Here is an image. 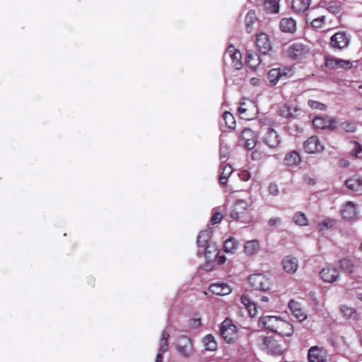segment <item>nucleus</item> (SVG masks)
I'll list each match as a JSON object with an SVG mask.
<instances>
[{
  "label": "nucleus",
  "instance_id": "1",
  "mask_svg": "<svg viewBox=\"0 0 362 362\" xmlns=\"http://www.w3.org/2000/svg\"><path fill=\"white\" fill-rule=\"evenodd\" d=\"M245 338L243 327H238L228 318V344H233L240 351V342Z\"/></svg>",
  "mask_w": 362,
  "mask_h": 362
},
{
  "label": "nucleus",
  "instance_id": "2",
  "mask_svg": "<svg viewBox=\"0 0 362 362\" xmlns=\"http://www.w3.org/2000/svg\"><path fill=\"white\" fill-rule=\"evenodd\" d=\"M287 53L290 58L294 60H300L309 54L310 48L304 44L294 42L288 47Z\"/></svg>",
  "mask_w": 362,
  "mask_h": 362
},
{
  "label": "nucleus",
  "instance_id": "3",
  "mask_svg": "<svg viewBox=\"0 0 362 362\" xmlns=\"http://www.w3.org/2000/svg\"><path fill=\"white\" fill-rule=\"evenodd\" d=\"M262 348L268 354L272 355H281L284 351V347L275 339L269 337H260Z\"/></svg>",
  "mask_w": 362,
  "mask_h": 362
},
{
  "label": "nucleus",
  "instance_id": "4",
  "mask_svg": "<svg viewBox=\"0 0 362 362\" xmlns=\"http://www.w3.org/2000/svg\"><path fill=\"white\" fill-rule=\"evenodd\" d=\"M257 144V136L255 132L250 129H245L242 131L238 140V145L246 149H252Z\"/></svg>",
  "mask_w": 362,
  "mask_h": 362
},
{
  "label": "nucleus",
  "instance_id": "5",
  "mask_svg": "<svg viewBox=\"0 0 362 362\" xmlns=\"http://www.w3.org/2000/svg\"><path fill=\"white\" fill-rule=\"evenodd\" d=\"M350 42V37L345 32H338L330 38L329 45L332 49L341 50L346 48Z\"/></svg>",
  "mask_w": 362,
  "mask_h": 362
},
{
  "label": "nucleus",
  "instance_id": "6",
  "mask_svg": "<svg viewBox=\"0 0 362 362\" xmlns=\"http://www.w3.org/2000/svg\"><path fill=\"white\" fill-rule=\"evenodd\" d=\"M362 262L360 259H353L347 257L339 261L341 270L349 274L357 272Z\"/></svg>",
  "mask_w": 362,
  "mask_h": 362
},
{
  "label": "nucleus",
  "instance_id": "7",
  "mask_svg": "<svg viewBox=\"0 0 362 362\" xmlns=\"http://www.w3.org/2000/svg\"><path fill=\"white\" fill-rule=\"evenodd\" d=\"M279 112L281 117L289 119H293L300 115L301 110L296 103H286L281 106Z\"/></svg>",
  "mask_w": 362,
  "mask_h": 362
},
{
  "label": "nucleus",
  "instance_id": "8",
  "mask_svg": "<svg viewBox=\"0 0 362 362\" xmlns=\"http://www.w3.org/2000/svg\"><path fill=\"white\" fill-rule=\"evenodd\" d=\"M247 281L251 287L255 290L267 291L269 289V279L263 274H255L250 275Z\"/></svg>",
  "mask_w": 362,
  "mask_h": 362
},
{
  "label": "nucleus",
  "instance_id": "9",
  "mask_svg": "<svg viewBox=\"0 0 362 362\" xmlns=\"http://www.w3.org/2000/svg\"><path fill=\"white\" fill-rule=\"evenodd\" d=\"M325 66L330 69H338L342 68L344 69H351L353 66L352 62L334 57H327L325 59Z\"/></svg>",
  "mask_w": 362,
  "mask_h": 362
},
{
  "label": "nucleus",
  "instance_id": "10",
  "mask_svg": "<svg viewBox=\"0 0 362 362\" xmlns=\"http://www.w3.org/2000/svg\"><path fill=\"white\" fill-rule=\"evenodd\" d=\"M177 349L182 356L189 357L192 351L191 339L185 335L180 337L177 341Z\"/></svg>",
  "mask_w": 362,
  "mask_h": 362
},
{
  "label": "nucleus",
  "instance_id": "11",
  "mask_svg": "<svg viewBox=\"0 0 362 362\" xmlns=\"http://www.w3.org/2000/svg\"><path fill=\"white\" fill-rule=\"evenodd\" d=\"M304 148L308 153H317L323 151L324 146L320 141L319 138L316 136L309 137L304 142Z\"/></svg>",
  "mask_w": 362,
  "mask_h": 362
},
{
  "label": "nucleus",
  "instance_id": "12",
  "mask_svg": "<svg viewBox=\"0 0 362 362\" xmlns=\"http://www.w3.org/2000/svg\"><path fill=\"white\" fill-rule=\"evenodd\" d=\"M262 139L264 143L272 148L278 147L281 143L279 135L273 128L271 127L267 128Z\"/></svg>",
  "mask_w": 362,
  "mask_h": 362
},
{
  "label": "nucleus",
  "instance_id": "13",
  "mask_svg": "<svg viewBox=\"0 0 362 362\" xmlns=\"http://www.w3.org/2000/svg\"><path fill=\"white\" fill-rule=\"evenodd\" d=\"M228 54L231 59L230 69L233 70L241 69L243 66L241 52L235 49L232 45H230L228 46Z\"/></svg>",
  "mask_w": 362,
  "mask_h": 362
},
{
  "label": "nucleus",
  "instance_id": "14",
  "mask_svg": "<svg viewBox=\"0 0 362 362\" xmlns=\"http://www.w3.org/2000/svg\"><path fill=\"white\" fill-rule=\"evenodd\" d=\"M313 124L316 129L333 130L336 128V121L328 117H316L313 120Z\"/></svg>",
  "mask_w": 362,
  "mask_h": 362
},
{
  "label": "nucleus",
  "instance_id": "15",
  "mask_svg": "<svg viewBox=\"0 0 362 362\" xmlns=\"http://www.w3.org/2000/svg\"><path fill=\"white\" fill-rule=\"evenodd\" d=\"M249 204L243 199L237 200L232 209L230 216L234 219L243 217L249 209Z\"/></svg>",
  "mask_w": 362,
  "mask_h": 362
},
{
  "label": "nucleus",
  "instance_id": "16",
  "mask_svg": "<svg viewBox=\"0 0 362 362\" xmlns=\"http://www.w3.org/2000/svg\"><path fill=\"white\" fill-rule=\"evenodd\" d=\"M256 46L262 54H267L272 49V45L268 35L264 33L257 34L256 36Z\"/></svg>",
  "mask_w": 362,
  "mask_h": 362
},
{
  "label": "nucleus",
  "instance_id": "17",
  "mask_svg": "<svg viewBox=\"0 0 362 362\" xmlns=\"http://www.w3.org/2000/svg\"><path fill=\"white\" fill-rule=\"evenodd\" d=\"M281 317L277 316L266 315L259 318V327L265 328L270 332H274Z\"/></svg>",
  "mask_w": 362,
  "mask_h": 362
},
{
  "label": "nucleus",
  "instance_id": "18",
  "mask_svg": "<svg viewBox=\"0 0 362 362\" xmlns=\"http://www.w3.org/2000/svg\"><path fill=\"white\" fill-rule=\"evenodd\" d=\"M309 362H327L325 352L317 346H312L308 350Z\"/></svg>",
  "mask_w": 362,
  "mask_h": 362
},
{
  "label": "nucleus",
  "instance_id": "19",
  "mask_svg": "<svg viewBox=\"0 0 362 362\" xmlns=\"http://www.w3.org/2000/svg\"><path fill=\"white\" fill-rule=\"evenodd\" d=\"M205 258L209 262L216 261L218 265H221L226 262L225 256H219L218 252L214 246L206 247V248H205Z\"/></svg>",
  "mask_w": 362,
  "mask_h": 362
},
{
  "label": "nucleus",
  "instance_id": "20",
  "mask_svg": "<svg viewBox=\"0 0 362 362\" xmlns=\"http://www.w3.org/2000/svg\"><path fill=\"white\" fill-rule=\"evenodd\" d=\"M274 332L281 336L290 337L293 333V327L290 322L281 318Z\"/></svg>",
  "mask_w": 362,
  "mask_h": 362
},
{
  "label": "nucleus",
  "instance_id": "21",
  "mask_svg": "<svg viewBox=\"0 0 362 362\" xmlns=\"http://www.w3.org/2000/svg\"><path fill=\"white\" fill-rule=\"evenodd\" d=\"M288 308L294 317L300 322H302L307 318L306 313L304 312L300 303L294 300H291L288 303Z\"/></svg>",
  "mask_w": 362,
  "mask_h": 362
},
{
  "label": "nucleus",
  "instance_id": "22",
  "mask_svg": "<svg viewBox=\"0 0 362 362\" xmlns=\"http://www.w3.org/2000/svg\"><path fill=\"white\" fill-rule=\"evenodd\" d=\"M287 73L281 69H272L268 72V79L271 86H275L280 80H286Z\"/></svg>",
  "mask_w": 362,
  "mask_h": 362
},
{
  "label": "nucleus",
  "instance_id": "23",
  "mask_svg": "<svg viewBox=\"0 0 362 362\" xmlns=\"http://www.w3.org/2000/svg\"><path fill=\"white\" fill-rule=\"evenodd\" d=\"M320 276L325 282L332 283L338 279L339 274L337 269L334 268L327 267L321 270Z\"/></svg>",
  "mask_w": 362,
  "mask_h": 362
},
{
  "label": "nucleus",
  "instance_id": "24",
  "mask_svg": "<svg viewBox=\"0 0 362 362\" xmlns=\"http://www.w3.org/2000/svg\"><path fill=\"white\" fill-rule=\"evenodd\" d=\"M344 219L352 221L356 218L357 211L355 204L352 202H348L341 210Z\"/></svg>",
  "mask_w": 362,
  "mask_h": 362
},
{
  "label": "nucleus",
  "instance_id": "25",
  "mask_svg": "<svg viewBox=\"0 0 362 362\" xmlns=\"http://www.w3.org/2000/svg\"><path fill=\"white\" fill-rule=\"evenodd\" d=\"M284 271L288 274H294L298 267V262L296 257L287 256L282 260Z\"/></svg>",
  "mask_w": 362,
  "mask_h": 362
},
{
  "label": "nucleus",
  "instance_id": "26",
  "mask_svg": "<svg viewBox=\"0 0 362 362\" xmlns=\"http://www.w3.org/2000/svg\"><path fill=\"white\" fill-rule=\"evenodd\" d=\"M280 29L284 33H293L296 30V21L293 18H284L280 21Z\"/></svg>",
  "mask_w": 362,
  "mask_h": 362
},
{
  "label": "nucleus",
  "instance_id": "27",
  "mask_svg": "<svg viewBox=\"0 0 362 362\" xmlns=\"http://www.w3.org/2000/svg\"><path fill=\"white\" fill-rule=\"evenodd\" d=\"M346 187L358 194H362V177L354 176L346 180Z\"/></svg>",
  "mask_w": 362,
  "mask_h": 362
},
{
  "label": "nucleus",
  "instance_id": "28",
  "mask_svg": "<svg viewBox=\"0 0 362 362\" xmlns=\"http://www.w3.org/2000/svg\"><path fill=\"white\" fill-rule=\"evenodd\" d=\"M211 233L212 231L210 229H205L200 231L197 239L198 246L205 248H206V247H211V245H209V242L211 239Z\"/></svg>",
  "mask_w": 362,
  "mask_h": 362
},
{
  "label": "nucleus",
  "instance_id": "29",
  "mask_svg": "<svg viewBox=\"0 0 362 362\" xmlns=\"http://www.w3.org/2000/svg\"><path fill=\"white\" fill-rule=\"evenodd\" d=\"M340 312L345 319L356 320L358 318V314L356 310L354 308L349 307L346 305H340Z\"/></svg>",
  "mask_w": 362,
  "mask_h": 362
},
{
  "label": "nucleus",
  "instance_id": "30",
  "mask_svg": "<svg viewBox=\"0 0 362 362\" xmlns=\"http://www.w3.org/2000/svg\"><path fill=\"white\" fill-rule=\"evenodd\" d=\"M301 161L300 156L296 151H291L287 153L284 158V163L288 166H295Z\"/></svg>",
  "mask_w": 362,
  "mask_h": 362
},
{
  "label": "nucleus",
  "instance_id": "31",
  "mask_svg": "<svg viewBox=\"0 0 362 362\" xmlns=\"http://www.w3.org/2000/svg\"><path fill=\"white\" fill-rule=\"evenodd\" d=\"M310 2L311 0H292V9L296 13H303L308 9Z\"/></svg>",
  "mask_w": 362,
  "mask_h": 362
},
{
  "label": "nucleus",
  "instance_id": "32",
  "mask_svg": "<svg viewBox=\"0 0 362 362\" xmlns=\"http://www.w3.org/2000/svg\"><path fill=\"white\" fill-rule=\"evenodd\" d=\"M260 63L261 59L257 53H253L250 51L247 52L246 64L250 68L256 69Z\"/></svg>",
  "mask_w": 362,
  "mask_h": 362
},
{
  "label": "nucleus",
  "instance_id": "33",
  "mask_svg": "<svg viewBox=\"0 0 362 362\" xmlns=\"http://www.w3.org/2000/svg\"><path fill=\"white\" fill-rule=\"evenodd\" d=\"M280 0H264V8L269 13H277L279 11Z\"/></svg>",
  "mask_w": 362,
  "mask_h": 362
},
{
  "label": "nucleus",
  "instance_id": "34",
  "mask_svg": "<svg viewBox=\"0 0 362 362\" xmlns=\"http://www.w3.org/2000/svg\"><path fill=\"white\" fill-rule=\"evenodd\" d=\"M257 18L254 11H249L245 16V23L246 25V30L248 33H252L253 30V25L257 21Z\"/></svg>",
  "mask_w": 362,
  "mask_h": 362
},
{
  "label": "nucleus",
  "instance_id": "35",
  "mask_svg": "<svg viewBox=\"0 0 362 362\" xmlns=\"http://www.w3.org/2000/svg\"><path fill=\"white\" fill-rule=\"evenodd\" d=\"M226 284L225 283H214L209 287V291L211 293L216 296H224L226 293H224L225 287Z\"/></svg>",
  "mask_w": 362,
  "mask_h": 362
},
{
  "label": "nucleus",
  "instance_id": "36",
  "mask_svg": "<svg viewBox=\"0 0 362 362\" xmlns=\"http://www.w3.org/2000/svg\"><path fill=\"white\" fill-rule=\"evenodd\" d=\"M259 249V244L257 240L247 241L245 245V252L247 255H253Z\"/></svg>",
  "mask_w": 362,
  "mask_h": 362
},
{
  "label": "nucleus",
  "instance_id": "37",
  "mask_svg": "<svg viewBox=\"0 0 362 362\" xmlns=\"http://www.w3.org/2000/svg\"><path fill=\"white\" fill-rule=\"evenodd\" d=\"M202 342L204 349L207 351H214L217 348V344L214 340V337L211 334L205 336L202 339Z\"/></svg>",
  "mask_w": 362,
  "mask_h": 362
},
{
  "label": "nucleus",
  "instance_id": "38",
  "mask_svg": "<svg viewBox=\"0 0 362 362\" xmlns=\"http://www.w3.org/2000/svg\"><path fill=\"white\" fill-rule=\"evenodd\" d=\"M293 221L294 223L300 226H305L309 224L308 219L305 214L302 212H297L293 215Z\"/></svg>",
  "mask_w": 362,
  "mask_h": 362
},
{
  "label": "nucleus",
  "instance_id": "39",
  "mask_svg": "<svg viewBox=\"0 0 362 362\" xmlns=\"http://www.w3.org/2000/svg\"><path fill=\"white\" fill-rule=\"evenodd\" d=\"M169 334L166 331H163L160 341L159 351L160 352H166L168 349Z\"/></svg>",
  "mask_w": 362,
  "mask_h": 362
},
{
  "label": "nucleus",
  "instance_id": "40",
  "mask_svg": "<svg viewBox=\"0 0 362 362\" xmlns=\"http://www.w3.org/2000/svg\"><path fill=\"white\" fill-rule=\"evenodd\" d=\"M336 221L334 219L326 218L318 224L317 229L319 231H324L333 227Z\"/></svg>",
  "mask_w": 362,
  "mask_h": 362
},
{
  "label": "nucleus",
  "instance_id": "41",
  "mask_svg": "<svg viewBox=\"0 0 362 362\" xmlns=\"http://www.w3.org/2000/svg\"><path fill=\"white\" fill-rule=\"evenodd\" d=\"M340 128L345 132L353 133L356 131V124L352 122H344L340 124Z\"/></svg>",
  "mask_w": 362,
  "mask_h": 362
},
{
  "label": "nucleus",
  "instance_id": "42",
  "mask_svg": "<svg viewBox=\"0 0 362 362\" xmlns=\"http://www.w3.org/2000/svg\"><path fill=\"white\" fill-rule=\"evenodd\" d=\"M240 243L233 238H228V253L234 254L238 250Z\"/></svg>",
  "mask_w": 362,
  "mask_h": 362
},
{
  "label": "nucleus",
  "instance_id": "43",
  "mask_svg": "<svg viewBox=\"0 0 362 362\" xmlns=\"http://www.w3.org/2000/svg\"><path fill=\"white\" fill-rule=\"evenodd\" d=\"M267 154L259 149H255L251 153V158L253 160H261L267 158Z\"/></svg>",
  "mask_w": 362,
  "mask_h": 362
},
{
  "label": "nucleus",
  "instance_id": "44",
  "mask_svg": "<svg viewBox=\"0 0 362 362\" xmlns=\"http://www.w3.org/2000/svg\"><path fill=\"white\" fill-rule=\"evenodd\" d=\"M308 104L312 109H319L320 110H324L326 107L325 104L313 100H309Z\"/></svg>",
  "mask_w": 362,
  "mask_h": 362
},
{
  "label": "nucleus",
  "instance_id": "45",
  "mask_svg": "<svg viewBox=\"0 0 362 362\" xmlns=\"http://www.w3.org/2000/svg\"><path fill=\"white\" fill-rule=\"evenodd\" d=\"M353 144H354L355 148L351 151V154L353 156L358 157V154L362 153V145H361L357 141H351Z\"/></svg>",
  "mask_w": 362,
  "mask_h": 362
},
{
  "label": "nucleus",
  "instance_id": "46",
  "mask_svg": "<svg viewBox=\"0 0 362 362\" xmlns=\"http://www.w3.org/2000/svg\"><path fill=\"white\" fill-rule=\"evenodd\" d=\"M223 218V215L220 212H214L211 218V223L212 225L218 223Z\"/></svg>",
  "mask_w": 362,
  "mask_h": 362
},
{
  "label": "nucleus",
  "instance_id": "47",
  "mask_svg": "<svg viewBox=\"0 0 362 362\" xmlns=\"http://www.w3.org/2000/svg\"><path fill=\"white\" fill-rule=\"evenodd\" d=\"M238 176L243 181H247L250 178V174L247 170H241L237 173Z\"/></svg>",
  "mask_w": 362,
  "mask_h": 362
},
{
  "label": "nucleus",
  "instance_id": "48",
  "mask_svg": "<svg viewBox=\"0 0 362 362\" xmlns=\"http://www.w3.org/2000/svg\"><path fill=\"white\" fill-rule=\"evenodd\" d=\"M245 308L247 309V311L250 317H254L255 316H256L257 313V309L255 303L250 304V305H247Z\"/></svg>",
  "mask_w": 362,
  "mask_h": 362
},
{
  "label": "nucleus",
  "instance_id": "49",
  "mask_svg": "<svg viewBox=\"0 0 362 362\" xmlns=\"http://www.w3.org/2000/svg\"><path fill=\"white\" fill-rule=\"evenodd\" d=\"M226 166L225 165V162L223 161L221 165V168L223 169V171L220 175L219 182L222 185H226V177L224 175V170Z\"/></svg>",
  "mask_w": 362,
  "mask_h": 362
},
{
  "label": "nucleus",
  "instance_id": "50",
  "mask_svg": "<svg viewBox=\"0 0 362 362\" xmlns=\"http://www.w3.org/2000/svg\"><path fill=\"white\" fill-rule=\"evenodd\" d=\"M341 6L338 4L329 5L327 6V10L332 13H339L341 11Z\"/></svg>",
  "mask_w": 362,
  "mask_h": 362
},
{
  "label": "nucleus",
  "instance_id": "51",
  "mask_svg": "<svg viewBox=\"0 0 362 362\" xmlns=\"http://www.w3.org/2000/svg\"><path fill=\"white\" fill-rule=\"evenodd\" d=\"M269 192L271 194L276 196L279 194V188L277 185L271 183L269 186Z\"/></svg>",
  "mask_w": 362,
  "mask_h": 362
},
{
  "label": "nucleus",
  "instance_id": "52",
  "mask_svg": "<svg viewBox=\"0 0 362 362\" xmlns=\"http://www.w3.org/2000/svg\"><path fill=\"white\" fill-rule=\"evenodd\" d=\"M241 303L247 307V305H250V304H255L253 301L251 300L250 297L247 295H243L242 296L241 298Z\"/></svg>",
  "mask_w": 362,
  "mask_h": 362
},
{
  "label": "nucleus",
  "instance_id": "53",
  "mask_svg": "<svg viewBox=\"0 0 362 362\" xmlns=\"http://www.w3.org/2000/svg\"><path fill=\"white\" fill-rule=\"evenodd\" d=\"M226 319L224 320L221 325V327H220V334H221V336L224 339H226V336L225 335L226 334Z\"/></svg>",
  "mask_w": 362,
  "mask_h": 362
},
{
  "label": "nucleus",
  "instance_id": "54",
  "mask_svg": "<svg viewBox=\"0 0 362 362\" xmlns=\"http://www.w3.org/2000/svg\"><path fill=\"white\" fill-rule=\"evenodd\" d=\"M281 223V218H271L268 221V223L270 226H274L276 225H278Z\"/></svg>",
  "mask_w": 362,
  "mask_h": 362
},
{
  "label": "nucleus",
  "instance_id": "55",
  "mask_svg": "<svg viewBox=\"0 0 362 362\" xmlns=\"http://www.w3.org/2000/svg\"><path fill=\"white\" fill-rule=\"evenodd\" d=\"M311 25L315 28H321L323 26V24L317 18L313 20Z\"/></svg>",
  "mask_w": 362,
  "mask_h": 362
},
{
  "label": "nucleus",
  "instance_id": "56",
  "mask_svg": "<svg viewBox=\"0 0 362 362\" xmlns=\"http://www.w3.org/2000/svg\"><path fill=\"white\" fill-rule=\"evenodd\" d=\"M192 326L194 328L196 327H198L199 326L201 325V319L200 318H194L192 320Z\"/></svg>",
  "mask_w": 362,
  "mask_h": 362
},
{
  "label": "nucleus",
  "instance_id": "57",
  "mask_svg": "<svg viewBox=\"0 0 362 362\" xmlns=\"http://www.w3.org/2000/svg\"><path fill=\"white\" fill-rule=\"evenodd\" d=\"M245 103H243L240 105V106L238 107V112L240 114V115H243L247 111V108L245 107Z\"/></svg>",
  "mask_w": 362,
  "mask_h": 362
},
{
  "label": "nucleus",
  "instance_id": "58",
  "mask_svg": "<svg viewBox=\"0 0 362 362\" xmlns=\"http://www.w3.org/2000/svg\"><path fill=\"white\" fill-rule=\"evenodd\" d=\"M164 352H159L157 354L156 362H163V354Z\"/></svg>",
  "mask_w": 362,
  "mask_h": 362
},
{
  "label": "nucleus",
  "instance_id": "59",
  "mask_svg": "<svg viewBox=\"0 0 362 362\" xmlns=\"http://www.w3.org/2000/svg\"><path fill=\"white\" fill-rule=\"evenodd\" d=\"M318 20H320V21L324 25L325 23V16H321L320 17H317V18Z\"/></svg>",
  "mask_w": 362,
  "mask_h": 362
},
{
  "label": "nucleus",
  "instance_id": "60",
  "mask_svg": "<svg viewBox=\"0 0 362 362\" xmlns=\"http://www.w3.org/2000/svg\"><path fill=\"white\" fill-rule=\"evenodd\" d=\"M318 20H320V21L324 25L325 23V16H321L320 17H317V18Z\"/></svg>",
  "mask_w": 362,
  "mask_h": 362
},
{
  "label": "nucleus",
  "instance_id": "61",
  "mask_svg": "<svg viewBox=\"0 0 362 362\" xmlns=\"http://www.w3.org/2000/svg\"><path fill=\"white\" fill-rule=\"evenodd\" d=\"M228 115H229V112H228ZM230 117L231 118V119L233 120L232 121V123L233 124H235V121H234V117L232 115L230 114V116L228 115V121L229 120Z\"/></svg>",
  "mask_w": 362,
  "mask_h": 362
},
{
  "label": "nucleus",
  "instance_id": "62",
  "mask_svg": "<svg viewBox=\"0 0 362 362\" xmlns=\"http://www.w3.org/2000/svg\"><path fill=\"white\" fill-rule=\"evenodd\" d=\"M261 300L263 301V302H267L269 300V298L267 296H262L261 298Z\"/></svg>",
  "mask_w": 362,
  "mask_h": 362
},
{
  "label": "nucleus",
  "instance_id": "63",
  "mask_svg": "<svg viewBox=\"0 0 362 362\" xmlns=\"http://www.w3.org/2000/svg\"><path fill=\"white\" fill-rule=\"evenodd\" d=\"M223 250L224 252H226V241H224L223 243Z\"/></svg>",
  "mask_w": 362,
  "mask_h": 362
},
{
  "label": "nucleus",
  "instance_id": "64",
  "mask_svg": "<svg viewBox=\"0 0 362 362\" xmlns=\"http://www.w3.org/2000/svg\"><path fill=\"white\" fill-rule=\"evenodd\" d=\"M222 117L224 120H226V111H224L223 113H222Z\"/></svg>",
  "mask_w": 362,
  "mask_h": 362
}]
</instances>
